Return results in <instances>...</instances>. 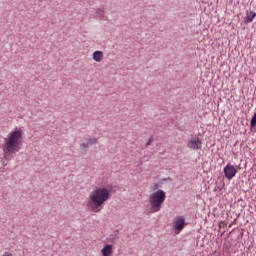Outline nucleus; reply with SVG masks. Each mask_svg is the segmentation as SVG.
<instances>
[{"mask_svg": "<svg viewBox=\"0 0 256 256\" xmlns=\"http://www.w3.org/2000/svg\"><path fill=\"white\" fill-rule=\"evenodd\" d=\"M188 149H192L193 151H199L203 147L201 140L199 137L191 138L187 143Z\"/></svg>", "mask_w": 256, "mask_h": 256, "instance_id": "5", "label": "nucleus"}, {"mask_svg": "<svg viewBox=\"0 0 256 256\" xmlns=\"http://www.w3.org/2000/svg\"><path fill=\"white\" fill-rule=\"evenodd\" d=\"M250 125H251V127L256 126V112L254 113V116L251 119Z\"/></svg>", "mask_w": 256, "mask_h": 256, "instance_id": "12", "label": "nucleus"}, {"mask_svg": "<svg viewBox=\"0 0 256 256\" xmlns=\"http://www.w3.org/2000/svg\"><path fill=\"white\" fill-rule=\"evenodd\" d=\"M93 59L96 61V63H101L103 59V52L102 51H95L92 54Z\"/></svg>", "mask_w": 256, "mask_h": 256, "instance_id": "8", "label": "nucleus"}, {"mask_svg": "<svg viewBox=\"0 0 256 256\" xmlns=\"http://www.w3.org/2000/svg\"><path fill=\"white\" fill-rule=\"evenodd\" d=\"M167 199V194L163 190H157L150 194L149 203L152 213H159L163 203Z\"/></svg>", "mask_w": 256, "mask_h": 256, "instance_id": "3", "label": "nucleus"}, {"mask_svg": "<svg viewBox=\"0 0 256 256\" xmlns=\"http://www.w3.org/2000/svg\"><path fill=\"white\" fill-rule=\"evenodd\" d=\"M256 13L253 11H247L246 12V18H245V23H251L253 19H255Z\"/></svg>", "mask_w": 256, "mask_h": 256, "instance_id": "9", "label": "nucleus"}, {"mask_svg": "<svg viewBox=\"0 0 256 256\" xmlns=\"http://www.w3.org/2000/svg\"><path fill=\"white\" fill-rule=\"evenodd\" d=\"M3 256H13V254H11L9 252H5Z\"/></svg>", "mask_w": 256, "mask_h": 256, "instance_id": "16", "label": "nucleus"}, {"mask_svg": "<svg viewBox=\"0 0 256 256\" xmlns=\"http://www.w3.org/2000/svg\"><path fill=\"white\" fill-rule=\"evenodd\" d=\"M96 15L97 17H99L100 20L105 19V9L103 8L96 9Z\"/></svg>", "mask_w": 256, "mask_h": 256, "instance_id": "10", "label": "nucleus"}, {"mask_svg": "<svg viewBox=\"0 0 256 256\" xmlns=\"http://www.w3.org/2000/svg\"><path fill=\"white\" fill-rule=\"evenodd\" d=\"M103 256H112L113 255V245L107 244L101 250Z\"/></svg>", "mask_w": 256, "mask_h": 256, "instance_id": "7", "label": "nucleus"}, {"mask_svg": "<svg viewBox=\"0 0 256 256\" xmlns=\"http://www.w3.org/2000/svg\"><path fill=\"white\" fill-rule=\"evenodd\" d=\"M80 146L83 147L84 149H89V143L88 142L82 143Z\"/></svg>", "mask_w": 256, "mask_h": 256, "instance_id": "14", "label": "nucleus"}, {"mask_svg": "<svg viewBox=\"0 0 256 256\" xmlns=\"http://www.w3.org/2000/svg\"><path fill=\"white\" fill-rule=\"evenodd\" d=\"M88 145H96V143H98V139L97 138H89L87 140Z\"/></svg>", "mask_w": 256, "mask_h": 256, "instance_id": "11", "label": "nucleus"}, {"mask_svg": "<svg viewBox=\"0 0 256 256\" xmlns=\"http://www.w3.org/2000/svg\"><path fill=\"white\" fill-rule=\"evenodd\" d=\"M173 229L176 232V235H179L183 229H185V217L176 216L172 220Z\"/></svg>", "mask_w": 256, "mask_h": 256, "instance_id": "4", "label": "nucleus"}, {"mask_svg": "<svg viewBox=\"0 0 256 256\" xmlns=\"http://www.w3.org/2000/svg\"><path fill=\"white\" fill-rule=\"evenodd\" d=\"M152 143H153V137H150L146 144V147H149V145H151Z\"/></svg>", "mask_w": 256, "mask_h": 256, "instance_id": "15", "label": "nucleus"}, {"mask_svg": "<svg viewBox=\"0 0 256 256\" xmlns=\"http://www.w3.org/2000/svg\"><path fill=\"white\" fill-rule=\"evenodd\" d=\"M152 191H159V184L154 183L151 187Z\"/></svg>", "mask_w": 256, "mask_h": 256, "instance_id": "13", "label": "nucleus"}, {"mask_svg": "<svg viewBox=\"0 0 256 256\" xmlns=\"http://www.w3.org/2000/svg\"><path fill=\"white\" fill-rule=\"evenodd\" d=\"M224 175L226 179H233L237 175V169H235V166L228 164L224 168Z\"/></svg>", "mask_w": 256, "mask_h": 256, "instance_id": "6", "label": "nucleus"}, {"mask_svg": "<svg viewBox=\"0 0 256 256\" xmlns=\"http://www.w3.org/2000/svg\"><path fill=\"white\" fill-rule=\"evenodd\" d=\"M111 197V192L105 187H98L94 189L89 194V200L86 204V207L92 213H101L103 211V206L106 201H109Z\"/></svg>", "mask_w": 256, "mask_h": 256, "instance_id": "2", "label": "nucleus"}, {"mask_svg": "<svg viewBox=\"0 0 256 256\" xmlns=\"http://www.w3.org/2000/svg\"><path fill=\"white\" fill-rule=\"evenodd\" d=\"M21 141H23V130L16 129L10 132L4 143L2 144L3 159L4 161H11L19 151H21Z\"/></svg>", "mask_w": 256, "mask_h": 256, "instance_id": "1", "label": "nucleus"}]
</instances>
